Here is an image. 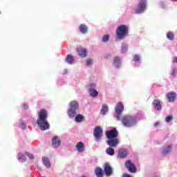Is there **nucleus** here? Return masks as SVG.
Instances as JSON below:
<instances>
[{
    "label": "nucleus",
    "instance_id": "nucleus-40",
    "mask_svg": "<svg viewBox=\"0 0 177 177\" xmlns=\"http://www.w3.org/2000/svg\"><path fill=\"white\" fill-rule=\"evenodd\" d=\"M154 127H160V122H157L154 124Z\"/></svg>",
    "mask_w": 177,
    "mask_h": 177
},
{
    "label": "nucleus",
    "instance_id": "nucleus-32",
    "mask_svg": "<svg viewBox=\"0 0 177 177\" xmlns=\"http://www.w3.org/2000/svg\"><path fill=\"white\" fill-rule=\"evenodd\" d=\"M106 153L108 154V156H114V149H113V147H109L106 149Z\"/></svg>",
    "mask_w": 177,
    "mask_h": 177
},
{
    "label": "nucleus",
    "instance_id": "nucleus-16",
    "mask_svg": "<svg viewBox=\"0 0 177 177\" xmlns=\"http://www.w3.org/2000/svg\"><path fill=\"white\" fill-rule=\"evenodd\" d=\"M113 66L115 68H121V58L120 57L113 58Z\"/></svg>",
    "mask_w": 177,
    "mask_h": 177
},
{
    "label": "nucleus",
    "instance_id": "nucleus-11",
    "mask_svg": "<svg viewBox=\"0 0 177 177\" xmlns=\"http://www.w3.org/2000/svg\"><path fill=\"white\" fill-rule=\"evenodd\" d=\"M60 145H62L60 138L57 136H54L52 138L53 147H54V149H57V147H60Z\"/></svg>",
    "mask_w": 177,
    "mask_h": 177
},
{
    "label": "nucleus",
    "instance_id": "nucleus-22",
    "mask_svg": "<svg viewBox=\"0 0 177 177\" xmlns=\"http://www.w3.org/2000/svg\"><path fill=\"white\" fill-rule=\"evenodd\" d=\"M167 97L169 102H175V99H176V93L171 92L167 94Z\"/></svg>",
    "mask_w": 177,
    "mask_h": 177
},
{
    "label": "nucleus",
    "instance_id": "nucleus-34",
    "mask_svg": "<svg viewBox=\"0 0 177 177\" xmlns=\"http://www.w3.org/2000/svg\"><path fill=\"white\" fill-rule=\"evenodd\" d=\"M109 39H110V35H104L102 38V42H104V43L109 42Z\"/></svg>",
    "mask_w": 177,
    "mask_h": 177
},
{
    "label": "nucleus",
    "instance_id": "nucleus-26",
    "mask_svg": "<svg viewBox=\"0 0 177 177\" xmlns=\"http://www.w3.org/2000/svg\"><path fill=\"white\" fill-rule=\"evenodd\" d=\"M95 174L97 177H103V169L100 167H97L95 169Z\"/></svg>",
    "mask_w": 177,
    "mask_h": 177
},
{
    "label": "nucleus",
    "instance_id": "nucleus-30",
    "mask_svg": "<svg viewBox=\"0 0 177 177\" xmlns=\"http://www.w3.org/2000/svg\"><path fill=\"white\" fill-rule=\"evenodd\" d=\"M166 37L167 39H169V41H174V39H175V35H174L173 32H167Z\"/></svg>",
    "mask_w": 177,
    "mask_h": 177
},
{
    "label": "nucleus",
    "instance_id": "nucleus-13",
    "mask_svg": "<svg viewBox=\"0 0 177 177\" xmlns=\"http://www.w3.org/2000/svg\"><path fill=\"white\" fill-rule=\"evenodd\" d=\"M106 143L108 146H110V147H117L120 141L117 138H108Z\"/></svg>",
    "mask_w": 177,
    "mask_h": 177
},
{
    "label": "nucleus",
    "instance_id": "nucleus-37",
    "mask_svg": "<svg viewBox=\"0 0 177 177\" xmlns=\"http://www.w3.org/2000/svg\"><path fill=\"white\" fill-rule=\"evenodd\" d=\"M172 120H174V117L172 115H169L165 118L166 122H169Z\"/></svg>",
    "mask_w": 177,
    "mask_h": 177
},
{
    "label": "nucleus",
    "instance_id": "nucleus-23",
    "mask_svg": "<svg viewBox=\"0 0 177 177\" xmlns=\"http://www.w3.org/2000/svg\"><path fill=\"white\" fill-rule=\"evenodd\" d=\"M79 31L82 34H86V32H88V26L85 24H81L79 26Z\"/></svg>",
    "mask_w": 177,
    "mask_h": 177
},
{
    "label": "nucleus",
    "instance_id": "nucleus-33",
    "mask_svg": "<svg viewBox=\"0 0 177 177\" xmlns=\"http://www.w3.org/2000/svg\"><path fill=\"white\" fill-rule=\"evenodd\" d=\"M170 75L173 78H176V75H177V68H173L171 69V71L170 73Z\"/></svg>",
    "mask_w": 177,
    "mask_h": 177
},
{
    "label": "nucleus",
    "instance_id": "nucleus-3",
    "mask_svg": "<svg viewBox=\"0 0 177 177\" xmlns=\"http://www.w3.org/2000/svg\"><path fill=\"white\" fill-rule=\"evenodd\" d=\"M122 124L126 128H132V127L136 126L138 120H136V118L127 115L122 117Z\"/></svg>",
    "mask_w": 177,
    "mask_h": 177
},
{
    "label": "nucleus",
    "instance_id": "nucleus-1",
    "mask_svg": "<svg viewBox=\"0 0 177 177\" xmlns=\"http://www.w3.org/2000/svg\"><path fill=\"white\" fill-rule=\"evenodd\" d=\"M36 124L41 131H48L50 128V125L48 122V112L46 110L41 109L39 112Z\"/></svg>",
    "mask_w": 177,
    "mask_h": 177
},
{
    "label": "nucleus",
    "instance_id": "nucleus-10",
    "mask_svg": "<svg viewBox=\"0 0 177 177\" xmlns=\"http://www.w3.org/2000/svg\"><path fill=\"white\" fill-rule=\"evenodd\" d=\"M125 167L128 169L129 172L135 174L136 172V166L131 160H127L125 162Z\"/></svg>",
    "mask_w": 177,
    "mask_h": 177
},
{
    "label": "nucleus",
    "instance_id": "nucleus-42",
    "mask_svg": "<svg viewBox=\"0 0 177 177\" xmlns=\"http://www.w3.org/2000/svg\"><path fill=\"white\" fill-rule=\"evenodd\" d=\"M172 2H177V0H171Z\"/></svg>",
    "mask_w": 177,
    "mask_h": 177
},
{
    "label": "nucleus",
    "instance_id": "nucleus-6",
    "mask_svg": "<svg viewBox=\"0 0 177 177\" xmlns=\"http://www.w3.org/2000/svg\"><path fill=\"white\" fill-rule=\"evenodd\" d=\"M115 118L117 121L121 120L122 111H124V104L122 102H118L115 106Z\"/></svg>",
    "mask_w": 177,
    "mask_h": 177
},
{
    "label": "nucleus",
    "instance_id": "nucleus-18",
    "mask_svg": "<svg viewBox=\"0 0 177 177\" xmlns=\"http://www.w3.org/2000/svg\"><path fill=\"white\" fill-rule=\"evenodd\" d=\"M75 147L78 153H84L85 151V145L82 142H77Z\"/></svg>",
    "mask_w": 177,
    "mask_h": 177
},
{
    "label": "nucleus",
    "instance_id": "nucleus-35",
    "mask_svg": "<svg viewBox=\"0 0 177 177\" xmlns=\"http://www.w3.org/2000/svg\"><path fill=\"white\" fill-rule=\"evenodd\" d=\"M93 63V61L91 59H88L86 62V66L91 67Z\"/></svg>",
    "mask_w": 177,
    "mask_h": 177
},
{
    "label": "nucleus",
    "instance_id": "nucleus-24",
    "mask_svg": "<svg viewBox=\"0 0 177 177\" xmlns=\"http://www.w3.org/2000/svg\"><path fill=\"white\" fill-rule=\"evenodd\" d=\"M17 160L19 162H26L27 158H26V155L23 153H19L17 155Z\"/></svg>",
    "mask_w": 177,
    "mask_h": 177
},
{
    "label": "nucleus",
    "instance_id": "nucleus-21",
    "mask_svg": "<svg viewBox=\"0 0 177 177\" xmlns=\"http://www.w3.org/2000/svg\"><path fill=\"white\" fill-rule=\"evenodd\" d=\"M75 121L78 124H81L82 122H84V121H85V116L82 114L75 115Z\"/></svg>",
    "mask_w": 177,
    "mask_h": 177
},
{
    "label": "nucleus",
    "instance_id": "nucleus-25",
    "mask_svg": "<svg viewBox=\"0 0 177 177\" xmlns=\"http://www.w3.org/2000/svg\"><path fill=\"white\" fill-rule=\"evenodd\" d=\"M42 162L44 165H45L46 168H50V160H49L48 158L44 156L42 158Z\"/></svg>",
    "mask_w": 177,
    "mask_h": 177
},
{
    "label": "nucleus",
    "instance_id": "nucleus-17",
    "mask_svg": "<svg viewBox=\"0 0 177 177\" xmlns=\"http://www.w3.org/2000/svg\"><path fill=\"white\" fill-rule=\"evenodd\" d=\"M152 104H153L154 109L156 110H158V111H160L161 110V109H162V106L161 105V100H160L158 99L154 100Z\"/></svg>",
    "mask_w": 177,
    "mask_h": 177
},
{
    "label": "nucleus",
    "instance_id": "nucleus-28",
    "mask_svg": "<svg viewBox=\"0 0 177 177\" xmlns=\"http://www.w3.org/2000/svg\"><path fill=\"white\" fill-rule=\"evenodd\" d=\"M19 127L22 130L27 129V125L26 124V122L21 119L19 120Z\"/></svg>",
    "mask_w": 177,
    "mask_h": 177
},
{
    "label": "nucleus",
    "instance_id": "nucleus-39",
    "mask_svg": "<svg viewBox=\"0 0 177 177\" xmlns=\"http://www.w3.org/2000/svg\"><path fill=\"white\" fill-rule=\"evenodd\" d=\"M173 63H177V57L173 58Z\"/></svg>",
    "mask_w": 177,
    "mask_h": 177
},
{
    "label": "nucleus",
    "instance_id": "nucleus-14",
    "mask_svg": "<svg viewBox=\"0 0 177 177\" xmlns=\"http://www.w3.org/2000/svg\"><path fill=\"white\" fill-rule=\"evenodd\" d=\"M104 171L106 176H111V174H113V168H111V166L109 163L105 164Z\"/></svg>",
    "mask_w": 177,
    "mask_h": 177
},
{
    "label": "nucleus",
    "instance_id": "nucleus-5",
    "mask_svg": "<svg viewBox=\"0 0 177 177\" xmlns=\"http://www.w3.org/2000/svg\"><path fill=\"white\" fill-rule=\"evenodd\" d=\"M146 9H147V1L140 0L136 7L135 13L142 15V13H145Z\"/></svg>",
    "mask_w": 177,
    "mask_h": 177
},
{
    "label": "nucleus",
    "instance_id": "nucleus-4",
    "mask_svg": "<svg viewBox=\"0 0 177 177\" xmlns=\"http://www.w3.org/2000/svg\"><path fill=\"white\" fill-rule=\"evenodd\" d=\"M80 109V104L77 101H71L69 103V109L67 111V114L69 118H74L77 115V110Z\"/></svg>",
    "mask_w": 177,
    "mask_h": 177
},
{
    "label": "nucleus",
    "instance_id": "nucleus-15",
    "mask_svg": "<svg viewBox=\"0 0 177 177\" xmlns=\"http://www.w3.org/2000/svg\"><path fill=\"white\" fill-rule=\"evenodd\" d=\"M133 62H135V66L139 67L142 63V57L140 55L136 54L133 57Z\"/></svg>",
    "mask_w": 177,
    "mask_h": 177
},
{
    "label": "nucleus",
    "instance_id": "nucleus-2",
    "mask_svg": "<svg viewBox=\"0 0 177 177\" xmlns=\"http://www.w3.org/2000/svg\"><path fill=\"white\" fill-rule=\"evenodd\" d=\"M115 35L117 39H125L129 36V28L127 25L122 24L116 28Z\"/></svg>",
    "mask_w": 177,
    "mask_h": 177
},
{
    "label": "nucleus",
    "instance_id": "nucleus-7",
    "mask_svg": "<svg viewBox=\"0 0 177 177\" xmlns=\"http://www.w3.org/2000/svg\"><path fill=\"white\" fill-rule=\"evenodd\" d=\"M88 90L89 92V95L90 96H91V97H97L99 92L96 91V84L91 83L90 84H88Z\"/></svg>",
    "mask_w": 177,
    "mask_h": 177
},
{
    "label": "nucleus",
    "instance_id": "nucleus-38",
    "mask_svg": "<svg viewBox=\"0 0 177 177\" xmlns=\"http://www.w3.org/2000/svg\"><path fill=\"white\" fill-rule=\"evenodd\" d=\"M22 108H23V109H28V105L25 103V104H24L22 105Z\"/></svg>",
    "mask_w": 177,
    "mask_h": 177
},
{
    "label": "nucleus",
    "instance_id": "nucleus-12",
    "mask_svg": "<svg viewBox=\"0 0 177 177\" xmlns=\"http://www.w3.org/2000/svg\"><path fill=\"white\" fill-rule=\"evenodd\" d=\"M174 147L171 145H165L162 149V156H168L172 151Z\"/></svg>",
    "mask_w": 177,
    "mask_h": 177
},
{
    "label": "nucleus",
    "instance_id": "nucleus-36",
    "mask_svg": "<svg viewBox=\"0 0 177 177\" xmlns=\"http://www.w3.org/2000/svg\"><path fill=\"white\" fill-rule=\"evenodd\" d=\"M26 156H27V157H28V158H30V160H34V155H32V153H30L29 152H26Z\"/></svg>",
    "mask_w": 177,
    "mask_h": 177
},
{
    "label": "nucleus",
    "instance_id": "nucleus-9",
    "mask_svg": "<svg viewBox=\"0 0 177 177\" xmlns=\"http://www.w3.org/2000/svg\"><path fill=\"white\" fill-rule=\"evenodd\" d=\"M106 136L107 139H117L118 137V131H117V129L113 128L106 132Z\"/></svg>",
    "mask_w": 177,
    "mask_h": 177
},
{
    "label": "nucleus",
    "instance_id": "nucleus-41",
    "mask_svg": "<svg viewBox=\"0 0 177 177\" xmlns=\"http://www.w3.org/2000/svg\"><path fill=\"white\" fill-rule=\"evenodd\" d=\"M68 71L67 69H64V71L62 72V74H67Z\"/></svg>",
    "mask_w": 177,
    "mask_h": 177
},
{
    "label": "nucleus",
    "instance_id": "nucleus-20",
    "mask_svg": "<svg viewBox=\"0 0 177 177\" xmlns=\"http://www.w3.org/2000/svg\"><path fill=\"white\" fill-rule=\"evenodd\" d=\"M128 156V150L126 149H120L119 150L118 157V158H125Z\"/></svg>",
    "mask_w": 177,
    "mask_h": 177
},
{
    "label": "nucleus",
    "instance_id": "nucleus-19",
    "mask_svg": "<svg viewBox=\"0 0 177 177\" xmlns=\"http://www.w3.org/2000/svg\"><path fill=\"white\" fill-rule=\"evenodd\" d=\"M77 51L78 53L79 56H80V57H86V53H87L86 48H84L82 47H78L77 48Z\"/></svg>",
    "mask_w": 177,
    "mask_h": 177
},
{
    "label": "nucleus",
    "instance_id": "nucleus-8",
    "mask_svg": "<svg viewBox=\"0 0 177 177\" xmlns=\"http://www.w3.org/2000/svg\"><path fill=\"white\" fill-rule=\"evenodd\" d=\"M94 138H95L96 142H100L102 135H103V130L99 126L95 127L93 131Z\"/></svg>",
    "mask_w": 177,
    "mask_h": 177
},
{
    "label": "nucleus",
    "instance_id": "nucleus-29",
    "mask_svg": "<svg viewBox=\"0 0 177 177\" xmlns=\"http://www.w3.org/2000/svg\"><path fill=\"white\" fill-rule=\"evenodd\" d=\"M66 62L68 63V64H74L75 63V61L74 60V57L68 55L66 57Z\"/></svg>",
    "mask_w": 177,
    "mask_h": 177
},
{
    "label": "nucleus",
    "instance_id": "nucleus-31",
    "mask_svg": "<svg viewBox=\"0 0 177 177\" xmlns=\"http://www.w3.org/2000/svg\"><path fill=\"white\" fill-rule=\"evenodd\" d=\"M121 52H122V53H126V52H128V44H127V43L122 44Z\"/></svg>",
    "mask_w": 177,
    "mask_h": 177
},
{
    "label": "nucleus",
    "instance_id": "nucleus-27",
    "mask_svg": "<svg viewBox=\"0 0 177 177\" xmlns=\"http://www.w3.org/2000/svg\"><path fill=\"white\" fill-rule=\"evenodd\" d=\"M109 111V106H107V105L104 104L102 105V107L101 109V114L102 115H106V114H107V112Z\"/></svg>",
    "mask_w": 177,
    "mask_h": 177
}]
</instances>
